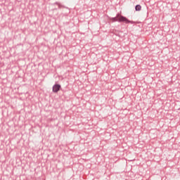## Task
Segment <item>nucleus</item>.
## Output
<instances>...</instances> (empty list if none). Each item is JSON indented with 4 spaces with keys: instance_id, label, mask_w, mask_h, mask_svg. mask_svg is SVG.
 Returning a JSON list of instances; mask_svg holds the SVG:
<instances>
[{
    "instance_id": "nucleus-1",
    "label": "nucleus",
    "mask_w": 180,
    "mask_h": 180,
    "mask_svg": "<svg viewBox=\"0 0 180 180\" xmlns=\"http://www.w3.org/2000/svg\"><path fill=\"white\" fill-rule=\"evenodd\" d=\"M110 20L113 22H120V23H131V25H134V23H136L134 21L129 20L126 17L122 15L120 13H117L115 18H110Z\"/></svg>"
},
{
    "instance_id": "nucleus-2",
    "label": "nucleus",
    "mask_w": 180,
    "mask_h": 180,
    "mask_svg": "<svg viewBox=\"0 0 180 180\" xmlns=\"http://www.w3.org/2000/svg\"><path fill=\"white\" fill-rule=\"evenodd\" d=\"M60 89H61V85L60 84H54L53 86V92H54L55 94H57V92H58V91H60Z\"/></svg>"
},
{
    "instance_id": "nucleus-3",
    "label": "nucleus",
    "mask_w": 180,
    "mask_h": 180,
    "mask_svg": "<svg viewBox=\"0 0 180 180\" xmlns=\"http://www.w3.org/2000/svg\"><path fill=\"white\" fill-rule=\"evenodd\" d=\"M55 4L58 6V9H61V8H64V6H63L61 4H60L58 2L55 3Z\"/></svg>"
},
{
    "instance_id": "nucleus-4",
    "label": "nucleus",
    "mask_w": 180,
    "mask_h": 180,
    "mask_svg": "<svg viewBox=\"0 0 180 180\" xmlns=\"http://www.w3.org/2000/svg\"><path fill=\"white\" fill-rule=\"evenodd\" d=\"M136 11H141V6L136 5L135 7Z\"/></svg>"
}]
</instances>
